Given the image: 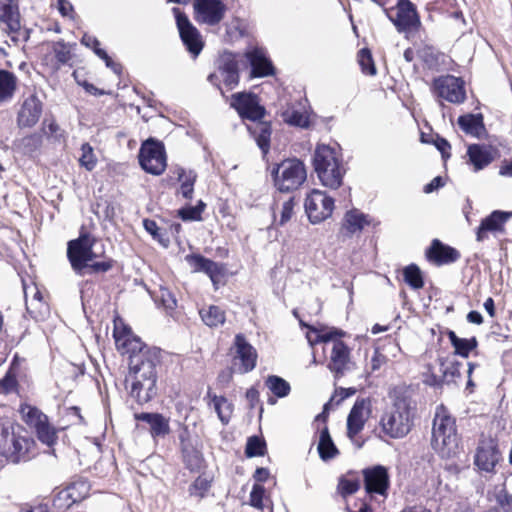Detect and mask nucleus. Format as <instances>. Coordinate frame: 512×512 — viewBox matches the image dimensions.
Returning a JSON list of instances; mask_svg holds the SVG:
<instances>
[{"instance_id":"nucleus-1","label":"nucleus","mask_w":512,"mask_h":512,"mask_svg":"<svg viewBox=\"0 0 512 512\" xmlns=\"http://www.w3.org/2000/svg\"><path fill=\"white\" fill-rule=\"evenodd\" d=\"M432 447L442 458L447 459L456 457L461 451L456 419L443 405L436 408L432 427Z\"/></svg>"},{"instance_id":"nucleus-2","label":"nucleus","mask_w":512,"mask_h":512,"mask_svg":"<svg viewBox=\"0 0 512 512\" xmlns=\"http://www.w3.org/2000/svg\"><path fill=\"white\" fill-rule=\"evenodd\" d=\"M96 243L95 237L87 233L81 234L79 238L68 243L67 256L78 275H84L86 268L94 273L107 272L112 268V260L94 261L102 254L94 250Z\"/></svg>"},{"instance_id":"nucleus-3","label":"nucleus","mask_w":512,"mask_h":512,"mask_svg":"<svg viewBox=\"0 0 512 512\" xmlns=\"http://www.w3.org/2000/svg\"><path fill=\"white\" fill-rule=\"evenodd\" d=\"M344 334L342 330L338 329L319 333L317 330L310 328V331L306 335L311 346L319 342L331 345L328 368L336 377L343 376L346 371L350 370L351 365L350 350L347 345L340 340Z\"/></svg>"},{"instance_id":"nucleus-4","label":"nucleus","mask_w":512,"mask_h":512,"mask_svg":"<svg viewBox=\"0 0 512 512\" xmlns=\"http://www.w3.org/2000/svg\"><path fill=\"white\" fill-rule=\"evenodd\" d=\"M314 170L321 184L331 189L341 186L345 168L337 149L319 144L313 156Z\"/></svg>"},{"instance_id":"nucleus-5","label":"nucleus","mask_w":512,"mask_h":512,"mask_svg":"<svg viewBox=\"0 0 512 512\" xmlns=\"http://www.w3.org/2000/svg\"><path fill=\"white\" fill-rule=\"evenodd\" d=\"M414 410V401L404 394H398L391 411L381 419L383 431L392 438L407 435L413 425Z\"/></svg>"},{"instance_id":"nucleus-6","label":"nucleus","mask_w":512,"mask_h":512,"mask_svg":"<svg viewBox=\"0 0 512 512\" xmlns=\"http://www.w3.org/2000/svg\"><path fill=\"white\" fill-rule=\"evenodd\" d=\"M33 444L32 439L17 435L11 426H0V455L10 462L26 460Z\"/></svg>"},{"instance_id":"nucleus-7","label":"nucleus","mask_w":512,"mask_h":512,"mask_svg":"<svg viewBox=\"0 0 512 512\" xmlns=\"http://www.w3.org/2000/svg\"><path fill=\"white\" fill-rule=\"evenodd\" d=\"M275 186L281 192L298 189L306 180L307 173L303 162L298 159H286L273 170Z\"/></svg>"},{"instance_id":"nucleus-8","label":"nucleus","mask_w":512,"mask_h":512,"mask_svg":"<svg viewBox=\"0 0 512 512\" xmlns=\"http://www.w3.org/2000/svg\"><path fill=\"white\" fill-rule=\"evenodd\" d=\"M160 364V350L148 347L130 357L129 377L157 380V366Z\"/></svg>"},{"instance_id":"nucleus-9","label":"nucleus","mask_w":512,"mask_h":512,"mask_svg":"<svg viewBox=\"0 0 512 512\" xmlns=\"http://www.w3.org/2000/svg\"><path fill=\"white\" fill-rule=\"evenodd\" d=\"M21 414L23 420L35 429L38 439L42 443L48 446L55 443L57 439L56 430L48 423V418L44 413L36 407L25 404L21 406Z\"/></svg>"},{"instance_id":"nucleus-10","label":"nucleus","mask_w":512,"mask_h":512,"mask_svg":"<svg viewBox=\"0 0 512 512\" xmlns=\"http://www.w3.org/2000/svg\"><path fill=\"white\" fill-rule=\"evenodd\" d=\"M139 162L147 173L162 174L167 165L164 146L152 139L147 140L140 148Z\"/></svg>"},{"instance_id":"nucleus-11","label":"nucleus","mask_w":512,"mask_h":512,"mask_svg":"<svg viewBox=\"0 0 512 512\" xmlns=\"http://www.w3.org/2000/svg\"><path fill=\"white\" fill-rule=\"evenodd\" d=\"M305 211L311 223H320L332 215L334 199L325 192L314 189L305 199Z\"/></svg>"},{"instance_id":"nucleus-12","label":"nucleus","mask_w":512,"mask_h":512,"mask_svg":"<svg viewBox=\"0 0 512 512\" xmlns=\"http://www.w3.org/2000/svg\"><path fill=\"white\" fill-rule=\"evenodd\" d=\"M434 94L453 104L463 103L466 99L464 82L455 76H441L433 82Z\"/></svg>"},{"instance_id":"nucleus-13","label":"nucleus","mask_w":512,"mask_h":512,"mask_svg":"<svg viewBox=\"0 0 512 512\" xmlns=\"http://www.w3.org/2000/svg\"><path fill=\"white\" fill-rule=\"evenodd\" d=\"M194 18L199 24L218 25L225 17L227 7L221 0H194Z\"/></svg>"},{"instance_id":"nucleus-14","label":"nucleus","mask_w":512,"mask_h":512,"mask_svg":"<svg viewBox=\"0 0 512 512\" xmlns=\"http://www.w3.org/2000/svg\"><path fill=\"white\" fill-rule=\"evenodd\" d=\"M174 13L183 44L192 55H199L204 46L199 31L179 9L174 8Z\"/></svg>"},{"instance_id":"nucleus-15","label":"nucleus","mask_w":512,"mask_h":512,"mask_svg":"<svg viewBox=\"0 0 512 512\" xmlns=\"http://www.w3.org/2000/svg\"><path fill=\"white\" fill-rule=\"evenodd\" d=\"M233 348L235 349V370L240 374L252 371L256 366L257 352L255 348L247 342L244 335L237 334L235 336Z\"/></svg>"},{"instance_id":"nucleus-16","label":"nucleus","mask_w":512,"mask_h":512,"mask_svg":"<svg viewBox=\"0 0 512 512\" xmlns=\"http://www.w3.org/2000/svg\"><path fill=\"white\" fill-rule=\"evenodd\" d=\"M221 78L229 89H233L239 81L238 62L236 56L230 52L223 53L218 60V70L210 74L208 80L215 83L214 80Z\"/></svg>"},{"instance_id":"nucleus-17","label":"nucleus","mask_w":512,"mask_h":512,"mask_svg":"<svg viewBox=\"0 0 512 512\" xmlns=\"http://www.w3.org/2000/svg\"><path fill=\"white\" fill-rule=\"evenodd\" d=\"M231 106L242 118L252 121L262 119L265 114V109L259 104L257 96L251 93L233 94Z\"/></svg>"},{"instance_id":"nucleus-18","label":"nucleus","mask_w":512,"mask_h":512,"mask_svg":"<svg viewBox=\"0 0 512 512\" xmlns=\"http://www.w3.org/2000/svg\"><path fill=\"white\" fill-rule=\"evenodd\" d=\"M113 336L117 350L122 354H129V358L139 351L148 348L129 327L115 323Z\"/></svg>"},{"instance_id":"nucleus-19","label":"nucleus","mask_w":512,"mask_h":512,"mask_svg":"<svg viewBox=\"0 0 512 512\" xmlns=\"http://www.w3.org/2000/svg\"><path fill=\"white\" fill-rule=\"evenodd\" d=\"M389 18L399 32L410 31L420 24L415 5L410 0H400L396 16L389 15Z\"/></svg>"},{"instance_id":"nucleus-20","label":"nucleus","mask_w":512,"mask_h":512,"mask_svg":"<svg viewBox=\"0 0 512 512\" xmlns=\"http://www.w3.org/2000/svg\"><path fill=\"white\" fill-rule=\"evenodd\" d=\"M186 262L194 272H204L207 274L214 286L222 280L225 274L223 265L216 263L198 254H189L185 256Z\"/></svg>"},{"instance_id":"nucleus-21","label":"nucleus","mask_w":512,"mask_h":512,"mask_svg":"<svg viewBox=\"0 0 512 512\" xmlns=\"http://www.w3.org/2000/svg\"><path fill=\"white\" fill-rule=\"evenodd\" d=\"M500 460V452L492 439L482 440L474 457L475 465L482 471L492 472Z\"/></svg>"},{"instance_id":"nucleus-22","label":"nucleus","mask_w":512,"mask_h":512,"mask_svg":"<svg viewBox=\"0 0 512 512\" xmlns=\"http://www.w3.org/2000/svg\"><path fill=\"white\" fill-rule=\"evenodd\" d=\"M43 105L36 95L27 97L17 114V125L20 128H30L36 125L42 114Z\"/></svg>"},{"instance_id":"nucleus-23","label":"nucleus","mask_w":512,"mask_h":512,"mask_svg":"<svg viewBox=\"0 0 512 512\" xmlns=\"http://www.w3.org/2000/svg\"><path fill=\"white\" fill-rule=\"evenodd\" d=\"M0 26L9 34L20 31L21 16L18 0H0Z\"/></svg>"},{"instance_id":"nucleus-24","label":"nucleus","mask_w":512,"mask_h":512,"mask_svg":"<svg viewBox=\"0 0 512 512\" xmlns=\"http://www.w3.org/2000/svg\"><path fill=\"white\" fill-rule=\"evenodd\" d=\"M364 484L367 493L386 495L389 487V476L383 466L368 468L363 471Z\"/></svg>"},{"instance_id":"nucleus-25","label":"nucleus","mask_w":512,"mask_h":512,"mask_svg":"<svg viewBox=\"0 0 512 512\" xmlns=\"http://www.w3.org/2000/svg\"><path fill=\"white\" fill-rule=\"evenodd\" d=\"M429 261L436 265H443L456 262L460 258V253L440 240L434 239L426 252Z\"/></svg>"},{"instance_id":"nucleus-26","label":"nucleus","mask_w":512,"mask_h":512,"mask_svg":"<svg viewBox=\"0 0 512 512\" xmlns=\"http://www.w3.org/2000/svg\"><path fill=\"white\" fill-rule=\"evenodd\" d=\"M368 416V403L364 399L356 401L347 418V433L350 438L363 429Z\"/></svg>"},{"instance_id":"nucleus-27","label":"nucleus","mask_w":512,"mask_h":512,"mask_svg":"<svg viewBox=\"0 0 512 512\" xmlns=\"http://www.w3.org/2000/svg\"><path fill=\"white\" fill-rule=\"evenodd\" d=\"M246 57L252 67L251 77H266L274 74V67L260 48H254L246 52Z\"/></svg>"},{"instance_id":"nucleus-28","label":"nucleus","mask_w":512,"mask_h":512,"mask_svg":"<svg viewBox=\"0 0 512 512\" xmlns=\"http://www.w3.org/2000/svg\"><path fill=\"white\" fill-rule=\"evenodd\" d=\"M127 381H131L130 395L139 404L149 402L156 395V382L157 380L151 379H136L129 377Z\"/></svg>"},{"instance_id":"nucleus-29","label":"nucleus","mask_w":512,"mask_h":512,"mask_svg":"<svg viewBox=\"0 0 512 512\" xmlns=\"http://www.w3.org/2000/svg\"><path fill=\"white\" fill-rule=\"evenodd\" d=\"M511 215L512 213L497 210L484 218L477 230V241L481 242L486 239L488 232L502 231L503 225L508 221Z\"/></svg>"},{"instance_id":"nucleus-30","label":"nucleus","mask_w":512,"mask_h":512,"mask_svg":"<svg viewBox=\"0 0 512 512\" xmlns=\"http://www.w3.org/2000/svg\"><path fill=\"white\" fill-rule=\"evenodd\" d=\"M135 419L149 425L150 434L154 439L163 438L170 432L169 419L162 414L139 413L135 414Z\"/></svg>"},{"instance_id":"nucleus-31","label":"nucleus","mask_w":512,"mask_h":512,"mask_svg":"<svg viewBox=\"0 0 512 512\" xmlns=\"http://www.w3.org/2000/svg\"><path fill=\"white\" fill-rule=\"evenodd\" d=\"M441 372L442 377H437L432 375L429 379H426L425 382L432 386L440 385L443 382H453L456 378L460 377V368L462 364L458 361H441Z\"/></svg>"},{"instance_id":"nucleus-32","label":"nucleus","mask_w":512,"mask_h":512,"mask_svg":"<svg viewBox=\"0 0 512 512\" xmlns=\"http://www.w3.org/2000/svg\"><path fill=\"white\" fill-rule=\"evenodd\" d=\"M467 155L470 163L477 172L488 166L493 161L490 149L483 145L473 144L468 147Z\"/></svg>"},{"instance_id":"nucleus-33","label":"nucleus","mask_w":512,"mask_h":512,"mask_svg":"<svg viewBox=\"0 0 512 512\" xmlns=\"http://www.w3.org/2000/svg\"><path fill=\"white\" fill-rule=\"evenodd\" d=\"M369 224L370 220L368 219L367 215L357 209H353L345 214L343 220V229H345L350 234H354L361 232L363 228Z\"/></svg>"},{"instance_id":"nucleus-34","label":"nucleus","mask_w":512,"mask_h":512,"mask_svg":"<svg viewBox=\"0 0 512 512\" xmlns=\"http://www.w3.org/2000/svg\"><path fill=\"white\" fill-rule=\"evenodd\" d=\"M317 450L323 461H328L336 457L339 453L335 446L327 427H324L319 434Z\"/></svg>"},{"instance_id":"nucleus-35","label":"nucleus","mask_w":512,"mask_h":512,"mask_svg":"<svg viewBox=\"0 0 512 512\" xmlns=\"http://www.w3.org/2000/svg\"><path fill=\"white\" fill-rule=\"evenodd\" d=\"M207 397L210 398L209 405H211L214 408L222 424H228L233 412L232 404L228 402V400L225 397L217 396L215 394H212L210 391H208Z\"/></svg>"},{"instance_id":"nucleus-36","label":"nucleus","mask_w":512,"mask_h":512,"mask_svg":"<svg viewBox=\"0 0 512 512\" xmlns=\"http://www.w3.org/2000/svg\"><path fill=\"white\" fill-rule=\"evenodd\" d=\"M258 147L266 154L270 148L271 127L267 122H257L249 127Z\"/></svg>"},{"instance_id":"nucleus-37","label":"nucleus","mask_w":512,"mask_h":512,"mask_svg":"<svg viewBox=\"0 0 512 512\" xmlns=\"http://www.w3.org/2000/svg\"><path fill=\"white\" fill-rule=\"evenodd\" d=\"M17 88V77L10 71L0 70V103L11 100Z\"/></svg>"},{"instance_id":"nucleus-38","label":"nucleus","mask_w":512,"mask_h":512,"mask_svg":"<svg viewBox=\"0 0 512 512\" xmlns=\"http://www.w3.org/2000/svg\"><path fill=\"white\" fill-rule=\"evenodd\" d=\"M458 125L468 134L480 137L484 131L483 116L481 114H467L458 118Z\"/></svg>"},{"instance_id":"nucleus-39","label":"nucleus","mask_w":512,"mask_h":512,"mask_svg":"<svg viewBox=\"0 0 512 512\" xmlns=\"http://www.w3.org/2000/svg\"><path fill=\"white\" fill-rule=\"evenodd\" d=\"M447 336L455 349V354L467 358L472 350L478 346V341L475 337L460 338L452 330L447 332Z\"/></svg>"},{"instance_id":"nucleus-40","label":"nucleus","mask_w":512,"mask_h":512,"mask_svg":"<svg viewBox=\"0 0 512 512\" xmlns=\"http://www.w3.org/2000/svg\"><path fill=\"white\" fill-rule=\"evenodd\" d=\"M202 321L209 327H218L225 322V312L218 306L210 305L199 311Z\"/></svg>"},{"instance_id":"nucleus-41","label":"nucleus","mask_w":512,"mask_h":512,"mask_svg":"<svg viewBox=\"0 0 512 512\" xmlns=\"http://www.w3.org/2000/svg\"><path fill=\"white\" fill-rule=\"evenodd\" d=\"M42 144V137L38 134L25 136L14 142L15 148L23 154H31L38 150Z\"/></svg>"},{"instance_id":"nucleus-42","label":"nucleus","mask_w":512,"mask_h":512,"mask_svg":"<svg viewBox=\"0 0 512 512\" xmlns=\"http://www.w3.org/2000/svg\"><path fill=\"white\" fill-rule=\"evenodd\" d=\"M197 175L193 171L181 169L178 173V179L181 182L179 193L186 199H191L194 191V183Z\"/></svg>"},{"instance_id":"nucleus-43","label":"nucleus","mask_w":512,"mask_h":512,"mask_svg":"<svg viewBox=\"0 0 512 512\" xmlns=\"http://www.w3.org/2000/svg\"><path fill=\"white\" fill-rule=\"evenodd\" d=\"M265 384L268 389L279 398L286 397L291 390L290 384L283 378L276 375L268 376Z\"/></svg>"},{"instance_id":"nucleus-44","label":"nucleus","mask_w":512,"mask_h":512,"mask_svg":"<svg viewBox=\"0 0 512 512\" xmlns=\"http://www.w3.org/2000/svg\"><path fill=\"white\" fill-rule=\"evenodd\" d=\"M23 292L28 310L42 305V294L34 283L28 285L23 281Z\"/></svg>"},{"instance_id":"nucleus-45","label":"nucleus","mask_w":512,"mask_h":512,"mask_svg":"<svg viewBox=\"0 0 512 512\" xmlns=\"http://www.w3.org/2000/svg\"><path fill=\"white\" fill-rule=\"evenodd\" d=\"M65 489L67 493H69L70 498H72L74 502L77 503L88 495L89 484L85 480H77L68 485Z\"/></svg>"},{"instance_id":"nucleus-46","label":"nucleus","mask_w":512,"mask_h":512,"mask_svg":"<svg viewBox=\"0 0 512 512\" xmlns=\"http://www.w3.org/2000/svg\"><path fill=\"white\" fill-rule=\"evenodd\" d=\"M405 282L413 289H420L423 287L424 282L421 275V271L418 266L411 264L407 266L404 271Z\"/></svg>"},{"instance_id":"nucleus-47","label":"nucleus","mask_w":512,"mask_h":512,"mask_svg":"<svg viewBox=\"0 0 512 512\" xmlns=\"http://www.w3.org/2000/svg\"><path fill=\"white\" fill-rule=\"evenodd\" d=\"M79 163L88 171H92L97 164V158L94 154L93 148L88 143H84L81 146V156Z\"/></svg>"},{"instance_id":"nucleus-48","label":"nucleus","mask_w":512,"mask_h":512,"mask_svg":"<svg viewBox=\"0 0 512 512\" xmlns=\"http://www.w3.org/2000/svg\"><path fill=\"white\" fill-rule=\"evenodd\" d=\"M358 61L363 73L367 75H375L376 67L374 65L372 55L368 49H361L358 53Z\"/></svg>"},{"instance_id":"nucleus-49","label":"nucleus","mask_w":512,"mask_h":512,"mask_svg":"<svg viewBox=\"0 0 512 512\" xmlns=\"http://www.w3.org/2000/svg\"><path fill=\"white\" fill-rule=\"evenodd\" d=\"M205 208V204L202 201L196 206H189L179 210V216L184 221H196L201 219V214Z\"/></svg>"},{"instance_id":"nucleus-50","label":"nucleus","mask_w":512,"mask_h":512,"mask_svg":"<svg viewBox=\"0 0 512 512\" xmlns=\"http://www.w3.org/2000/svg\"><path fill=\"white\" fill-rule=\"evenodd\" d=\"M283 117H284V120L290 125H294V126H298V127H302V128L308 127V125H309L308 117L304 113H301L296 110L285 111L283 113Z\"/></svg>"},{"instance_id":"nucleus-51","label":"nucleus","mask_w":512,"mask_h":512,"mask_svg":"<svg viewBox=\"0 0 512 512\" xmlns=\"http://www.w3.org/2000/svg\"><path fill=\"white\" fill-rule=\"evenodd\" d=\"M210 488V481L205 478L199 476L190 486L189 493L191 496H195L198 498H203Z\"/></svg>"},{"instance_id":"nucleus-52","label":"nucleus","mask_w":512,"mask_h":512,"mask_svg":"<svg viewBox=\"0 0 512 512\" xmlns=\"http://www.w3.org/2000/svg\"><path fill=\"white\" fill-rule=\"evenodd\" d=\"M495 499L497 504L505 511L512 512V495H510L504 486L495 491Z\"/></svg>"},{"instance_id":"nucleus-53","label":"nucleus","mask_w":512,"mask_h":512,"mask_svg":"<svg viewBox=\"0 0 512 512\" xmlns=\"http://www.w3.org/2000/svg\"><path fill=\"white\" fill-rule=\"evenodd\" d=\"M73 504H75L74 500L70 498L69 493H67L66 489L61 490L55 496L53 500V506L59 511L68 510Z\"/></svg>"},{"instance_id":"nucleus-54","label":"nucleus","mask_w":512,"mask_h":512,"mask_svg":"<svg viewBox=\"0 0 512 512\" xmlns=\"http://www.w3.org/2000/svg\"><path fill=\"white\" fill-rule=\"evenodd\" d=\"M360 488V481L358 479L341 478L338 489L342 496L354 494Z\"/></svg>"},{"instance_id":"nucleus-55","label":"nucleus","mask_w":512,"mask_h":512,"mask_svg":"<svg viewBox=\"0 0 512 512\" xmlns=\"http://www.w3.org/2000/svg\"><path fill=\"white\" fill-rule=\"evenodd\" d=\"M265 496V488L262 485L254 484L252 491L250 493V499L249 504L257 509L262 510L263 505V498Z\"/></svg>"},{"instance_id":"nucleus-56","label":"nucleus","mask_w":512,"mask_h":512,"mask_svg":"<svg viewBox=\"0 0 512 512\" xmlns=\"http://www.w3.org/2000/svg\"><path fill=\"white\" fill-rule=\"evenodd\" d=\"M246 454L249 457L261 456L264 454V443L257 437L249 438L246 446Z\"/></svg>"},{"instance_id":"nucleus-57","label":"nucleus","mask_w":512,"mask_h":512,"mask_svg":"<svg viewBox=\"0 0 512 512\" xmlns=\"http://www.w3.org/2000/svg\"><path fill=\"white\" fill-rule=\"evenodd\" d=\"M157 301H159L166 310H173L177 305L175 296L166 288L160 289V295Z\"/></svg>"},{"instance_id":"nucleus-58","label":"nucleus","mask_w":512,"mask_h":512,"mask_svg":"<svg viewBox=\"0 0 512 512\" xmlns=\"http://www.w3.org/2000/svg\"><path fill=\"white\" fill-rule=\"evenodd\" d=\"M293 208H294V202L292 199H289L287 201H285L283 204H282V208H281V216H280V220L278 222L279 225H284L286 224L292 217L293 215Z\"/></svg>"},{"instance_id":"nucleus-59","label":"nucleus","mask_w":512,"mask_h":512,"mask_svg":"<svg viewBox=\"0 0 512 512\" xmlns=\"http://www.w3.org/2000/svg\"><path fill=\"white\" fill-rule=\"evenodd\" d=\"M54 52L57 60L63 64L71 59V52L64 43L58 42L54 47Z\"/></svg>"},{"instance_id":"nucleus-60","label":"nucleus","mask_w":512,"mask_h":512,"mask_svg":"<svg viewBox=\"0 0 512 512\" xmlns=\"http://www.w3.org/2000/svg\"><path fill=\"white\" fill-rule=\"evenodd\" d=\"M143 225L145 230L150 233L154 239H157L159 242H162L160 228L154 220L145 219L143 221Z\"/></svg>"},{"instance_id":"nucleus-61","label":"nucleus","mask_w":512,"mask_h":512,"mask_svg":"<svg viewBox=\"0 0 512 512\" xmlns=\"http://www.w3.org/2000/svg\"><path fill=\"white\" fill-rule=\"evenodd\" d=\"M356 390L354 388H340L339 391L332 396L331 402L335 401L336 404H340L346 398L355 394Z\"/></svg>"},{"instance_id":"nucleus-62","label":"nucleus","mask_w":512,"mask_h":512,"mask_svg":"<svg viewBox=\"0 0 512 512\" xmlns=\"http://www.w3.org/2000/svg\"><path fill=\"white\" fill-rule=\"evenodd\" d=\"M386 362V357L378 350H375L370 360L371 372L378 370Z\"/></svg>"},{"instance_id":"nucleus-63","label":"nucleus","mask_w":512,"mask_h":512,"mask_svg":"<svg viewBox=\"0 0 512 512\" xmlns=\"http://www.w3.org/2000/svg\"><path fill=\"white\" fill-rule=\"evenodd\" d=\"M441 186H443L442 178L439 176L435 177L434 179L431 180V182L424 186V192L427 194L431 193Z\"/></svg>"},{"instance_id":"nucleus-64","label":"nucleus","mask_w":512,"mask_h":512,"mask_svg":"<svg viewBox=\"0 0 512 512\" xmlns=\"http://www.w3.org/2000/svg\"><path fill=\"white\" fill-rule=\"evenodd\" d=\"M232 376H233V370L232 369H226V370H223L221 371V373L218 375V381L222 384V385H227L230 383V381L232 380Z\"/></svg>"}]
</instances>
